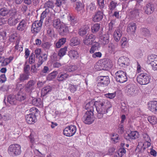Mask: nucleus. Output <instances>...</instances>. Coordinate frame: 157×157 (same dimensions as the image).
<instances>
[{
  "label": "nucleus",
  "instance_id": "1",
  "mask_svg": "<svg viewBox=\"0 0 157 157\" xmlns=\"http://www.w3.org/2000/svg\"><path fill=\"white\" fill-rule=\"evenodd\" d=\"M94 105L96 107L98 113L97 117L99 119L102 118L103 114L107 113L108 109L112 107L110 101L104 99H101L95 102L93 101L89 102L86 104L85 109L89 110L87 111H91L93 112Z\"/></svg>",
  "mask_w": 157,
  "mask_h": 157
},
{
  "label": "nucleus",
  "instance_id": "2",
  "mask_svg": "<svg viewBox=\"0 0 157 157\" xmlns=\"http://www.w3.org/2000/svg\"><path fill=\"white\" fill-rule=\"evenodd\" d=\"M21 146L18 144H11L8 148V153L10 155L13 156L19 155L21 152Z\"/></svg>",
  "mask_w": 157,
  "mask_h": 157
},
{
  "label": "nucleus",
  "instance_id": "3",
  "mask_svg": "<svg viewBox=\"0 0 157 157\" xmlns=\"http://www.w3.org/2000/svg\"><path fill=\"white\" fill-rule=\"evenodd\" d=\"M150 77L147 74L142 73L138 75L137 77L138 82L141 85H146L150 81Z\"/></svg>",
  "mask_w": 157,
  "mask_h": 157
},
{
  "label": "nucleus",
  "instance_id": "4",
  "mask_svg": "<svg viewBox=\"0 0 157 157\" xmlns=\"http://www.w3.org/2000/svg\"><path fill=\"white\" fill-rule=\"evenodd\" d=\"M115 78L117 82L123 83L127 81V77L125 72L119 70L115 73Z\"/></svg>",
  "mask_w": 157,
  "mask_h": 157
},
{
  "label": "nucleus",
  "instance_id": "5",
  "mask_svg": "<svg viewBox=\"0 0 157 157\" xmlns=\"http://www.w3.org/2000/svg\"><path fill=\"white\" fill-rule=\"evenodd\" d=\"M95 120L93 112L90 111H87L83 118L84 122L87 124H90L92 123Z\"/></svg>",
  "mask_w": 157,
  "mask_h": 157
},
{
  "label": "nucleus",
  "instance_id": "6",
  "mask_svg": "<svg viewBox=\"0 0 157 157\" xmlns=\"http://www.w3.org/2000/svg\"><path fill=\"white\" fill-rule=\"evenodd\" d=\"M77 130L76 126L71 125L66 127L63 130V134L65 136L71 137L75 133Z\"/></svg>",
  "mask_w": 157,
  "mask_h": 157
},
{
  "label": "nucleus",
  "instance_id": "7",
  "mask_svg": "<svg viewBox=\"0 0 157 157\" xmlns=\"http://www.w3.org/2000/svg\"><path fill=\"white\" fill-rule=\"evenodd\" d=\"M147 63L150 64L152 69L154 70H157V56L152 54L149 56L147 58Z\"/></svg>",
  "mask_w": 157,
  "mask_h": 157
},
{
  "label": "nucleus",
  "instance_id": "8",
  "mask_svg": "<svg viewBox=\"0 0 157 157\" xmlns=\"http://www.w3.org/2000/svg\"><path fill=\"white\" fill-rule=\"evenodd\" d=\"M126 93L129 96H134L138 94V91L133 84H129L127 86Z\"/></svg>",
  "mask_w": 157,
  "mask_h": 157
},
{
  "label": "nucleus",
  "instance_id": "9",
  "mask_svg": "<svg viewBox=\"0 0 157 157\" xmlns=\"http://www.w3.org/2000/svg\"><path fill=\"white\" fill-rule=\"evenodd\" d=\"M42 22L41 20L35 21L32 24L31 31L34 33L39 32L41 29Z\"/></svg>",
  "mask_w": 157,
  "mask_h": 157
},
{
  "label": "nucleus",
  "instance_id": "10",
  "mask_svg": "<svg viewBox=\"0 0 157 157\" xmlns=\"http://www.w3.org/2000/svg\"><path fill=\"white\" fill-rule=\"evenodd\" d=\"M98 80L99 82L98 85L101 86H106L110 82L109 78L108 76H100L98 77Z\"/></svg>",
  "mask_w": 157,
  "mask_h": 157
},
{
  "label": "nucleus",
  "instance_id": "11",
  "mask_svg": "<svg viewBox=\"0 0 157 157\" xmlns=\"http://www.w3.org/2000/svg\"><path fill=\"white\" fill-rule=\"evenodd\" d=\"M67 70L69 72H73V74L75 75H79L80 74V68L75 65L68 67L67 68Z\"/></svg>",
  "mask_w": 157,
  "mask_h": 157
},
{
  "label": "nucleus",
  "instance_id": "12",
  "mask_svg": "<svg viewBox=\"0 0 157 157\" xmlns=\"http://www.w3.org/2000/svg\"><path fill=\"white\" fill-rule=\"evenodd\" d=\"M130 60L125 57L123 56L119 58L118 61L119 65L121 67H125L129 64Z\"/></svg>",
  "mask_w": 157,
  "mask_h": 157
},
{
  "label": "nucleus",
  "instance_id": "13",
  "mask_svg": "<svg viewBox=\"0 0 157 157\" xmlns=\"http://www.w3.org/2000/svg\"><path fill=\"white\" fill-rule=\"evenodd\" d=\"M95 37L92 34L87 35L83 40V43L87 45L92 44L94 42Z\"/></svg>",
  "mask_w": 157,
  "mask_h": 157
},
{
  "label": "nucleus",
  "instance_id": "14",
  "mask_svg": "<svg viewBox=\"0 0 157 157\" xmlns=\"http://www.w3.org/2000/svg\"><path fill=\"white\" fill-rule=\"evenodd\" d=\"M148 108L152 112L157 114V101H151L148 103Z\"/></svg>",
  "mask_w": 157,
  "mask_h": 157
},
{
  "label": "nucleus",
  "instance_id": "15",
  "mask_svg": "<svg viewBox=\"0 0 157 157\" xmlns=\"http://www.w3.org/2000/svg\"><path fill=\"white\" fill-rule=\"evenodd\" d=\"M139 137L138 132L136 131H132L129 133L126 134L124 136L125 138L128 140L130 139L134 140L138 138Z\"/></svg>",
  "mask_w": 157,
  "mask_h": 157
},
{
  "label": "nucleus",
  "instance_id": "16",
  "mask_svg": "<svg viewBox=\"0 0 157 157\" xmlns=\"http://www.w3.org/2000/svg\"><path fill=\"white\" fill-rule=\"evenodd\" d=\"M35 82L33 80H30L25 85V88L28 92H31L33 90L35 87Z\"/></svg>",
  "mask_w": 157,
  "mask_h": 157
},
{
  "label": "nucleus",
  "instance_id": "17",
  "mask_svg": "<svg viewBox=\"0 0 157 157\" xmlns=\"http://www.w3.org/2000/svg\"><path fill=\"white\" fill-rule=\"evenodd\" d=\"M25 119L27 122L29 124L34 123L36 120L35 116L33 114L26 115L25 116Z\"/></svg>",
  "mask_w": 157,
  "mask_h": 157
},
{
  "label": "nucleus",
  "instance_id": "18",
  "mask_svg": "<svg viewBox=\"0 0 157 157\" xmlns=\"http://www.w3.org/2000/svg\"><path fill=\"white\" fill-rule=\"evenodd\" d=\"M13 57L12 56H10L8 58H5L3 57H0V62L1 63V66H5L7 65L13 59Z\"/></svg>",
  "mask_w": 157,
  "mask_h": 157
},
{
  "label": "nucleus",
  "instance_id": "19",
  "mask_svg": "<svg viewBox=\"0 0 157 157\" xmlns=\"http://www.w3.org/2000/svg\"><path fill=\"white\" fill-rule=\"evenodd\" d=\"M136 28V24L134 23H131L128 25L127 31L129 33L133 34L135 33Z\"/></svg>",
  "mask_w": 157,
  "mask_h": 157
},
{
  "label": "nucleus",
  "instance_id": "20",
  "mask_svg": "<svg viewBox=\"0 0 157 157\" xmlns=\"http://www.w3.org/2000/svg\"><path fill=\"white\" fill-rule=\"evenodd\" d=\"M122 31L120 29H116L113 33V36L115 40L116 41H119L121 36Z\"/></svg>",
  "mask_w": 157,
  "mask_h": 157
},
{
  "label": "nucleus",
  "instance_id": "21",
  "mask_svg": "<svg viewBox=\"0 0 157 157\" xmlns=\"http://www.w3.org/2000/svg\"><path fill=\"white\" fill-rule=\"evenodd\" d=\"M103 17V12L101 11H97L93 17V21L94 22L100 21Z\"/></svg>",
  "mask_w": 157,
  "mask_h": 157
},
{
  "label": "nucleus",
  "instance_id": "22",
  "mask_svg": "<svg viewBox=\"0 0 157 157\" xmlns=\"http://www.w3.org/2000/svg\"><path fill=\"white\" fill-rule=\"evenodd\" d=\"M103 60H101L98 61L95 64L94 67L98 71L105 70L104 67Z\"/></svg>",
  "mask_w": 157,
  "mask_h": 157
},
{
  "label": "nucleus",
  "instance_id": "23",
  "mask_svg": "<svg viewBox=\"0 0 157 157\" xmlns=\"http://www.w3.org/2000/svg\"><path fill=\"white\" fill-rule=\"evenodd\" d=\"M69 77L67 73L62 72L58 75L57 78L58 81L61 82L66 80Z\"/></svg>",
  "mask_w": 157,
  "mask_h": 157
},
{
  "label": "nucleus",
  "instance_id": "24",
  "mask_svg": "<svg viewBox=\"0 0 157 157\" xmlns=\"http://www.w3.org/2000/svg\"><path fill=\"white\" fill-rule=\"evenodd\" d=\"M26 25V22L24 20H22L18 24L17 27V29L20 31H22L25 30Z\"/></svg>",
  "mask_w": 157,
  "mask_h": 157
},
{
  "label": "nucleus",
  "instance_id": "25",
  "mask_svg": "<svg viewBox=\"0 0 157 157\" xmlns=\"http://www.w3.org/2000/svg\"><path fill=\"white\" fill-rule=\"evenodd\" d=\"M26 98L25 93L21 91L16 96V100L21 101L25 100Z\"/></svg>",
  "mask_w": 157,
  "mask_h": 157
},
{
  "label": "nucleus",
  "instance_id": "26",
  "mask_svg": "<svg viewBox=\"0 0 157 157\" xmlns=\"http://www.w3.org/2000/svg\"><path fill=\"white\" fill-rule=\"evenodd\" d=\"M109 36L108 34H106L103 35L101 38V42L103 45L107 44L109 41Z\"/></svg>",
  "mask_w": 157,
  "mask_h": 157
},
{
  "label": "nucleus",
  "instance_id": "27",
  "mask_svg": "<svg viewBox=\"0 0 157 157\" xmlns=\"http://www.w3.org/2000/svg\"><path fill=\"white\" fill-rule=\"evenodd\" d=\"M63 24L61 23L60 20L58 19H54L53 21V27L56 29H58L60 28V27Z\"/></svg>",
  "mask_w": 157,
  "mask_h": 157
},
{
  "label": "nucleus",
  "instance_id": "28",
  "mask_svg": "<svg viewBox=\"0 0 157 157\" xmlns=\"http://www.w3.org/2000/svg\"><path fill=\"white\" fill-rule=\"evenodd\" d=\"M18 21V19L14 16L10 17L8 19V24L10 25H15Z\"/></svg>",
  "mask_w": 157,
  "mask_h": 157
},
{
  "label": "nucleus",
  "instance_id": "29",
  "mask_svg": "<svg viewBox=\"0 0 157 157\" xmlns=\"http://www.w3.org/2000/svg\"><path fill=\"white\" fill-rule=\"evenodd\" d=\"M89 29V27L88 25L84 26L79 30V35L82 36H83L86 33L87 31Z\"/></svg>",
  "mask_w": 157,
  "mask_h": 157
},
{
  "label": "nucleus",
  "instance_id": "30",
  "mask_svg": "<svg viewBox=\"0 0 157 157\" xmlns=\"http://www.w3.org/2000/svg\"><path fill=\"white\" fill-rule=\"evenodd\" d=\"M86 8L90 11H94L96 9V6L94 3L93 2L88 3L86 4Z\"/></svg>",
  "mask_w": 157,
  "mask_h": 157
},
{
  "label": "nucleus",
  "instance_id": "31",
  "mask_svg": "<svg viewBox=\"0 0 157 157\" xmlns=\"http://www.w3.org/2000/svg\"><path fill=\"white\" fill-rule=\"evenodd\" d=\"M154 10V7L153 5L150 4H147L146 8L145 10V12L147 14H150L152 13Z\"/></svg>",
  "mask_w": 157,
  "mask_h": 157
},
{
  "label": "nucleus",
  "instance_id": "32",
  "mask_svg": "<svg viewBox=\"0 0 157 157\" xmlns=\"http://www.w3.org/2000/svg\"><path fill=\"white\" fill-rule=\"evenodd\" d=\"M147 120L152 125H155L157 123V118L155 116H149L147 117Z\"/></svg>",
  "mask_w": 157,
  "mask_h": 157
},
{
  "label": "nucleus",
  "instance_id": "33",
  "mask_svg": "<svg viewBox=\"0 0 157 157\" xmlns=\"http://www.w3.org/2000/svg\"><path fill=\"white\" fill-rule=\"evenodd\" d=\"M103 62L105 70H108L112 67L113 64L111 60H103Z\"/></svg>",
  "mask_w": 157,
  "mask_h": 157
},
{
  "label": "nucleus",
  "instance_id": "34",
  "mask_svg": "<svg viewBox=\"0 0 157 157\" xmlns=\"http://www.w3.org/2000/svg\"><path fill=\"white\" fill-rule=\"evenodd\" d=\"M35 135L34 133H31L29 137V140L30 143L32 144V145H31V147L32 148L33 147L34 144V145L35 144H36V141L35 140ZM34 147L35 146H34Z\"/></svg>",
  "mask_w": 157,
  "mask_h": 157
},
{
  "label": "nucleus",
  "instance_id": "35",
  "mask_svg": "<svg viewBox=\"0 0 157 157\" xmlns=\"http://www.w3.org/2000/svg\"><path fill=\"white\" fill-rule=\"evenodd\" d=\"M125 152L126 151L124 149L120 148L115 153V157H122Z\"/></svg>",
  "mask_w": 157,
  "mask_h": 157
},
{
  "label": "nucleus",
  "instance_id": "36",
  "mask_svg": "<svg viewBox=\"0 0 157 157\" xmlns=\"http://www.w3.org/2000/svg\"><path fill=\"white\" fill-rule=\"evenodd\" d=\"M58 30H59L60 33L63 35L66 34L68 31V27L63 24L60 27V28Z\"/></svg>",
  "mask_w": 157,
  "mask_h": 157
},
{
  "label": "nucleus",
  "instance_id": "37",
  "mask_svg": "<svg viewBox=\"0 0 157 157\" xmlns=\"http://www.w3.org/2000/svg\"><path fill=\"white\" fill-rule=\"evenodd\" d=\"M66 42V39L63 38L60 39L56 44V47L57 48H60L62 45L65 44Z\"/></svg>",
  "mask_w": 157,
  "mask_h": 157
},
{
  "label": "nucleus",
  "instance_id": "38",
  "mask_svg": "<svg viewBox=\"0 0 157 157\" xmlns=\"http://www.w3.org/2000/svg\"><path fill=\"white\" fill-rule=\"evenodd\" d=\"M16 96L14 95H10L8 98V101L12 105L15 104L16 103Z\"/></svg>",
  "mask_w": 157,
  "mask_h": 157
},
{
  "label": "nucleus",
  "instance_id": "39",
  "mask_svg": "<svg viewBox=\"0 0 157 157\" xmlns=\"http://www.w3.org/2000/svg\"><path fill=\"white\" fill-rule=\"evenodd\" d=\"M29 78V75L27 73H22L20 74L19 80L21 82L27 80Z\"/></svg>",
  "mask_w": 157,
  "mask_h": 157
},
{
  "label": "nucleus",
  "instance_id": "40",
  "mask_svg": "<svg viewBox=\"0 0 157 157\" xmlns=\"http://www.w3.org/2000/svg\"><path fill=\"white\" fill-rule=\"evenodd\" d=\"M10 11L8 9L3 8L0 9V15L5 16L8 15L10 13Z\"/></svg>",
  "mask_w": 157,
  "mask_h": 157
},
{
  "label": "nucleus",
  "instance_id": "41",
  "mask_svg": "<svg viewBox=\"0 0 157 157\" xmlns=\"http://www.w3.org/2000/svg\"><path fill=\"white\" fill-rule=\"evenodd\" d=\"M68 55L71 59H76L78 57V54L77 52L74 50L69 51Z\"/></svg>",
  "mask_w": 157,
  "mask_h": 157
},
{
  "label": "nucleus",
  "instance_id": "42",
  "mask_svg": "<svg viewBox=\"0 0 157 157\" xmlns=\"http://www.w3.org/2000/svg\"><path fill=\"white\" fill-rule=\"evenodd\" d=\"M80 41L77 37L72 38L71 40L70 44L71 46H75L79 44Z\"/></svg>",
  "mask_w": 157,
  "mask_h": 157
},
{
  "label": "nucleus",
  "instance_id": "43",
  "mask_svg": "<svg viewBox=\"0 0 157 157\" xmlns=\"http://www.w3.org/2000/svg\"><path fill=\"white\" fill-rule=\"evenodd\" d=\"M52 90L51 87L49 86H48L44 87L41 90V94L43 96H45L48 92Z\"/></svg>",
  "mask_w": 157,
  "mask_h": 157
},
{
  "label": "nucleus",
  "instance_id": "44",
  "mask_svg": "<svg viewBox=\"0 0 157 157\" xmlns=\"http://www.w3.org/2000/svg\"><path fill=\"white\" fill-rule=\"evenodd\" d=\"M67 51V47H64L59 50L58 53V55L60 57H62L66 54Z\"/></svg>",
  "mask_w": 157,
  "mask_h": 157
},
{
  "label": "nucleus",
  "instance_id": "45",
  "mask_svg": "<svg viewBox=\"0 0 157 157\" xmlns=\"http://www.w3.org/2000/svg\"><path fill=\"white\" fill-rule=\"evenodd\" d=\"M33 104L35 106H39L42 104V101L40 98L33 99L32 101Z\"/></svg>",
  "mask_w": 157,
  "mask_h": 157
},
{
  "label": "nucleus",
  "instance_id": "46",
  "mask_svg": "<svg viewBox=\"0 0 157 157\" xmlns=\"http://www.w3.org/2000/svg\"><path fill=\"white\" fill-rule=\"evenodd\" d=\"M58 73L57 71H54L50 73L48 75L47 77V79L49 80H51L54 78Z\"/></svg>",
  "mask_w": 157,
  "mask_h": 157
},
{
  "label": "nucleus",
  "instance_id": "47",
  "mask_svg": "<svg viewBox=\"0 0 157 157\" xmlns=\"http://www.w3.org/2000/svg\"><path fill=\"white\" fill-rule=\"evenodd\" d=\"M78 86V85L70 84L69 86V89L71 92L74 93L77 90Z\"/></svg>",
  "mask_w": 157,
  "mask_h": 157
},
{
  "label": "nucleus",
  "instance_id": "48",
  "mask_svg": "<svg viewBox=\"0 0 157 157\" xmlns=\"http://www.w3.org/2000/svg\"><path fill=\"white\" fill-rule=\"evenodd\" d=\"M100 25L99 24H95L91 27V29L93 32H98L100 28Z\"/></svg>",
  "mask_w": 157,
  "mask_h": 157
},
{
  "label": "nucleus",
  "instance_id": "49",
  "mask_svg": "<svg viewBox=\"0 0 157 157\" xmlns=\"http://www.w3.org/2000/svg\"><path fill=\"white\" fill-rule=\"evenodd\" d=\"M141 33L145 36H148L150 34V32L148 30L145 28H143L141 29Z\"/></svg>",
  "mask_w": 157,
  "mask_h": 157
},
{
  "label": "nucleus",
  "instance_id": "50",
  "mask_svg": "<svg viewBox=\"0 0 157 157\" xmlns=\"http://www.w3.org/2000/svg\"><path fill=\"white\" fill-rule=\"evenodd\" d=\"M19 40H17L16 41L15 48L18 51L21 52L23 51V46L19 44Z\"/></svg>",
  "mask_w": 157,
  "mask_h": 157
},
{
  "label": "nucleus",
  "instance_id": "51",
  "mask_svg": "<svg viewBox=\"0 0 157 157\" xmlns=\"http://www.w3.org/2000/svg\"><path fill=\"white\" fill-rule=\"evenodd\" d=\"M51 45V43L48 42H45L42 44V47L45 49H49Z\"/></svg>",
  "mask_w": 157,
  "mask_h": 157
},
{
  "label": "nucleus",
  "instance_id": "52",
  "mask_svg": "<svg viewBox=\"0 0 157 157\" xmlns=\"http://www.w3.org/2000/svg\"><path fill=\"white\" fill-rule=\"evenodd\" d=\"M111 139L112 141L114 143H117L118 142L119 140V136L117 134H113L112 136Z\"/></svg>",
  "mask_w": 157,
  "mask_h": 157
},
{
  "label": "nucleus",
  "instance_id": "53",
  "mask_svg": "<svg viewBox=\"0 0 157 157\" xmlns=\"http://www.w3.org/2000/svg\"><path fill=\"white\" fill-rule=\"evenodd\" d=\"M121 109L122 112L124 113H127L129 111L128 107L126 106L124 104H122Z\"/></svg>",
  "mask_w": 157,
  "mask_h": 157
},
{
  "label": "nucleus",
  "instance_id": "54",
  "mask_svg": "<svg viewBox=\"0 0 157 157\" xmlns=\"http://www.w3.org/2000/svg\"><path fill=\"white\" fill-rule=\"evenodd\" d=\"M68 19L71 22L72 25H73L76 23V21L75 20V17L73 16H72L70 14H69L68 16Z\"/></svg>",
  "mask_w": 157,
  "mask_h": 157
},
{
  "label": "nucleus",
  "instance_id": "55",
  "mask_svg": "<svg viewBox=\"0 0 157 157\" xmlns=\"http://www.w3.org/2000/svg\"><path fill=\"white\" fill-rule=\"evenodd\" d=\"M117 3L114 1H112L110 3L109 6V8L111 10H114L116 6Z\"/></svg>",
  "mask_w": 157,
  "mask_h": 157
},
{
  "label": "nucleus",
  "instance_id": "56",
  "mask_svg": "<svg viewBox=\"0 0 157 157\" xmlns=\"http://www.w3.org/2000/svg\"><path fill=\"white\" fill-rule=\"evenodd\" d=\"M115 46L112 44H109V45L108 49L111 53H114L115 52Z\"/></svg>",
  "mask_w": 157,
  "mask_h": 157
},
{
  "label": "nucleus",
  "instance_id": "57",
  "mask_svg": "<svg viewBox=\"0 0 157 157\" xmlns=\"http://www.w3.org/2000/svg\"><path fill=\"white\" fill-rule=\"evenodd\" d=\"M121 46L122 48H124L127 46V42L125 38L123 37L122 38L121 40Z\"/></svg>",
  "mask_w": 157,
  "mask_h": 157
},
{
  "label": "nucleus",
  "instance_id": "58",
  "mask_svg": "<svg viewBox=\"0 0 157 157\" xmlns=\"http://www.w3.org/2000/svg\"><path fill=\"white\" fill-rule=\"evenodd\" d=\"M105 96L107 98L109 99H113L116 96V93H108L105 94Z\"/></svg>",
  "mask_w": 157,
  "mask_h": 157
},
{
  "label": "nucleus",
  "instance_id": "59",
  "mask_svg": "<svg viewBox=\"0 0 157 157\" xmlns=\"http://www.w3.org/2000/svg\"><path fill=\"white\" fill-rule=\"evenodd\" d=\"M102 54L100 52H96L93 53L92 57L93 58H100L101 57Z\"/></svg>",
  "mask_w": 157,
  "mask_h": 157
},
{
  "label": "nucleus",
  "instance_id": "60",
  "mask_svg": "<svg viewBox=\"0 0 157 157\" xmlns=\"http://www.w3.org/2000/svg\"><path fill=\"white\" fill-rule=\"evenodd\" d=\"M143 55V52L141 50H138L135 53V56L137 58H139L141 57Z\"/></svg>",
  "mask_w": 157,
  "mask_h": 157
},
{
  "label": "nucleus",
  "instance_id": "61",
  "mask_svg": "<svg viewBox=\"0 0 157 157\" xmlns=\"http://www.w3.org/2000/svg\"><path fill=\"white\" fill-rule=\"evenodd\" d=\"M17 34L16 33H13L11 34L9 38V40L10 42H13L14 41L15 38L17 37Z\"/></svg>",
  "mask_w": 157,
  "mask_h": 157
},
{
  "label": "nucleus",
  "instance_id": "62",
  "mask_svg": "<svg viewBox=\"0 0 157 157\" xmlns=\"http://www.w3.org/2000/svg\"><path fill=\"white\" fill-rule=\"evenodd\" d=\"M35 56L34 55L31 54L30 56L29 62L30 63L32 64L35 62Z\"/></svg>",
  "mask_w": 157,
  "mask_h": 157
},
{
  "label": "nucleus",
  "instance_id": "63",
  "mask_svg": "<svg viewBox=\"0 0 157 157\" xmlns=\"http://www.w3.org/2000/svg\"><path fill=\"white\" fill-rule=\"evenodd\" d=\"M6 33L5 31L0 32V40L3 39V40L5 39L6 37Z\"/></svg>",
  "mask_w": 157,
  "mask_h": 157
},
{
  "label": "nucleus",
  "instance_id": "64",
  "mask_svg": "<svg viewBox=\"0 0 157 157\" xmlns=\"http://www.w3.org/2000/svg\"><path fill=\"white\" fill-rule=\"evenodd\" d=\"M51 70L47 66H45L42 70V72L44 73H48L51 71Z\"/></svg>",
  "mask_w": 157,
  "mask_h": 157
}]
</instances>
